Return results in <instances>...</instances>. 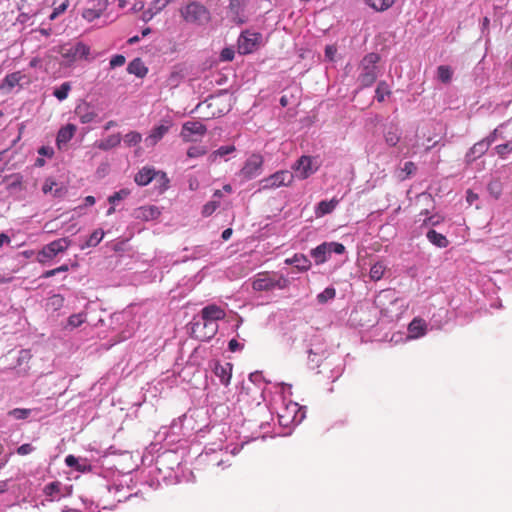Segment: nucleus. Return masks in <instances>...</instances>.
<instances>
[{
  "mask_svg": "<svg viewBox=\"0 0 512 512\" xmlns=\"http://www.w3.org/2000/svg\"><path fill=\"white\" fill-rule=\"evenodd\" d=\"M182 19L190 25L204 27L211 21V12L201 2L192 0L179 10Z\"/></svg>",
  "mask_w": 512,
  "mask_h": 512,
  "instance_id": "1",
  "label": "nucleus"
},
{
  "mask_svg": "<svg viewBox=\"0 0 512 512\" xmlns=\"http://www.w3.org/2000/svg\"><path fill=\"white\" fill-rule=\"evenodd\" d=\"M380 57L376 53H369L361 61L358 82L361 88L370 87L378 77V68L376 64Z\"/></svg>",
  "mask_w": 512,
  "mask_h": 512,
  "instance_id": "2",
  "label": "nucleus"
},
{
  "mask_svg": "<svg viewBox=\"0 0 512 512\" xmlns=\"http://www.w3.org/2000/svg\"><path fill=\"white\" fill-rule=\"evenodd\" d=\"M289 280L278 273H258L252 283L255 291H270L273 289H284L288 286Z\"/></svg>",
  "mask_w": 512,
  "mask_h": 512,
  "instance_id": "3",
  "label": "nucleus"
},
{
  "mask_svg": "<svg viewBox=\"0 0 512 512\" xmlns=\"http://www.w3.org/2000/svg\"><path fill=\"white\" fill-rule=\"evenodd\" d=\"M303 417L304 413L301 411L300 406L293 401L283 402V407L278 412V421L283 427L299 424Z\"/></svg>",
  "mask_w": 512,
  "mask_h": 512,
  "instance_id": "4",
  "label": "nucleus"
},
{
  "mask_svg": "<svg viewBox=\"0 0 512 512\" xmlns=\"http://www.w3.org/2000/svg\"><path fill=\"white\" fill-rule=\"evenodd\" d=\"M294 174L288 170H280L263 178L260 181L261 189H275L281 186H290L293 183Z\"/></svg>",
  "mask_w": 512,
  "mask_h": 512,
  "instance_id": "5",
  "label": "nucleus"
},
{
  "mask_svg": "<svg viewBox=\"0 0 512 512\" xmlns=\"http://www.w3.org/2000/svg\"><path fill=\"white\" fill-rule=\"evenodd\" d=\"M319 163L316 158L311 156H301L293 165L295 176L301 180L307 179L319 169Z\"/></svg>",
  "mask_w": 512,
  "mask_h": 512,
  "instance_id": "6",
  "label": "nucleus"
},
{
  "mask_svg": "<svg viewBox=\"0 0 512 512\" xmlns=\"http://www.w3.org/2000/svg\"><path fill=\"white\" fill-rule=\"evenodd\" d=\"M218 330L216 322H209L206 320L196 321L191 326V334L194 338L200 341H208L212 339Z\"/></svg>",
  "mask_w": 512,
  "mask_h": 512,
  "instance_id": "7",
  "label": "nucleus"
},
{
  "mask_svg": "<svg viewBox=\"0 0 512 512\" xmlns=\"http://www.w3.org/2000/svg\"><path fill=\"white\" fill-rule=\"evenodd\" d=\"M263 163L264 159L260 154H252L245 161L244 166L240 171V175L246 180L258 177L263 172Z\"/></svg>",
  "mask_w": 512,
  "mask_h": 512,
  "instance_id": "8",
  "label": "nucleus"
},
{
  "mask_svg": "<svg viewBox=\"0 0 512 512\" xmlns=\"http://www.w3.org/2000/svg\"><path fill=\"white\" fill-rule=\"evenodd\" d=\"M62 56L69 61L78 59H88L90 48L83 42H77L74 45H65L61 50Z\"/></svg>",
  "mask_w": 512,
  "mask_h": 512,
  "instance_id": "9",
  "label": "nucleus"
},
{
  "mask_svg": "<svg viewBox=\"0 0 512 512\" xmlns=\"http://www.w3.org/2000/svg\"><path fill=\"white\" fill-rule=\"evenodd\" d=\"M160 177L161 183L167 187V183L169 182L166 174L164 172H158L154 168L151 167H143L139 172L136 173L134 177V181L139 186L148 185L154 178Z\"/></svg>",
  "mask_w": 512,
  "mask_h": 512,
  "instance_id": "10",
  "label": "nucleus"
},
{
  "mask_svg": "<svg viewBox=\"0 0 512 512\" xmlns=\"http://www.w3.org/2000/svg\"><path fill=\"white\" fill-rule=\"evenodd\" d=\"M261 34L249 31L243 32L238 39V51L240 54H249L253 52L259 41Z\"/></svg>",
  "mask_w": 512,
  "mask_h": 512,
  "instance_id": "11",
  "label": "nucleus"
},
{
  "mask_svg": "<svg viewBox=\"0 0 512 512\" xmlns=\"http://www.w3.org/2000/svg\"><path fill=\"white\" fill-rule=\"evenodd\" d=\"M207 128L199 121H187L182 125L180 137L184 142L194 141L193 135L204 136Z\"/></svg>",
  "mask_w": 512,
  "mask_h": 512,
  "instance_id": "12",
  "label": "nucleus"
},
{
  "mask_svg": "<svg viewBox=\"0 0 512 512\" xmlns=\"http://www.w3.org/2000/svg\"><path fill=\"white\" fill-rule=\"evenodd\" d=\"M346 252L345 246L338 242H323L316 248L312 249L311 256H327L332 253L344 254Z\"/></svg>",
  "mask_w": 512,
  "mask_h": 512,
  "instance_id": "13",
  "label": "nucleus"
},
{
  "mask_svg": "<svg viewBox=\"0 0 512 512\" xmlns=\"http://www.w3.org/2000/svg\"><path fill=\"white\" fill-rule=\"evenodd\" d=\"M170 127L171 123L169 121H165L154 127L145 139L146 145L148 147L155 146L165 136V134L168 133Z\"/></svg>",
  "mask_w": 512,
  "mask_h": 512,
  "instance_id": "14",
  "label": "nucleus"
},
{
  "mask_svg": "<svg viewBox=\"0 0 512 512\" xmlns=\"http://www.w3.org/2000/svg\"><path fill=\"white\" fill-rule=\"evenodd\" d=\"M396 301V298L394 296V293L391 292V291H382L377 299H376V304L378 306V308L380 309V312L384 315V316H387V317H392L393 316V310L387 306V303H393Z\"/></svg>",
  "mask_w": 512,
  "mask_h": 512,
  "instance_id": "15",
  "label": "nucleus"
},
{
  "mask_svg": "<svg viewBox=\"0 0 512 512\" xmlns=\"http://www.w3.org/2000/svg\"><path fill=\"white\" fill-rule=\"evenodd\" d=\"M225 316H226L225 311L221 307H219L215 304L208 305L201 310L202 320H206L209 322L217 323L218 320L224 319Z\"/></svg>",
  "mask_w": 512,
  "mask_h": 512,
  "instance_id": "16",
  "label": "nucleus"
},
{
  "mask_svg": "<svg viewBox=\"0 0 512 512\" xmlns=\"http://www.w3.org/2000/svg\"><path fill=\"white\" fill-rule=\"evenodd\" d=\"M24 78L25 76L20 71L7 74L0 84V90L5 94L10 93L14 87L20 85Z\"/></svg>",
  "mask_w": 512,
  "mask_h": 512,
  "instance_id": "17",
  "label": "nucleus"
},
{
  "mask_svg": "<svg viewBox=\"0 0 512 512\" xmlns=\"http://www.w3.org/2000/svg\"><path fill=\"white\" fill-rule=\"evenodd\" d=\"M233 365L229 362L221 364L217 362L214 366V373L220 379L221 384L228 386L232 376Z\"/></svg>",
  "mask_w": 512,
  "mask_h": 512,
  "instance_id": "18",
  "label": "nucleus"
},
{
  "mask_svg": "<svg viewBox=\"0 0 512 512\" xmlns=\"http://www.w3.org/2000/svg\"><path fill=\"white\" fill-rule=\"evenodd\" d=\"M61 486L62 484L59 481L48 483L43 489L46 500L50 502L59 500L63 496L61 493Z\"/></svg>",
  "mask_w": 512,
  "mask_h": 512,
  "instance_id": "19",
  "label": "nucleus"
},
{
  "mask_svg": "<svg viewBox=\"0 0 512 512\" xmlns=\"http://www.w3.org/2000/svg\"><path fill=\"white\" fill-rule=\"evenodd\" d=\"M489 146V141H486L485 139H482L481 141L475 143L466 154L467 161H474L478 157L485 154Z\"/></svg>",
  "mask_w": 512,
  "mask_h": 512,
  "instance_id": "20",
  "label": "nucleus"
},
{
  "mask_svg": "<svg viewBox=\"0 0 512 512\" xmlns=\"http://www.w3.org/2000/svg\"><path fill=\"white\" fill-rule=\"evenodd\" d=\"M75 131L76 127L73 124H67L66 126L62 127L58 131L56 138L58 147L61 148L63 145L67 144L74 136Z\"/></svg>",
  "mask_w": 512,
  "mask_h": 512,
  "instance_id": "21",
  "label": "nucleus"
},
{
  "mask_svg": "<svg viewBox=\"0 0 512 512\" xmlns=\"http://www.w3.org/2000/svg\"><path fill=\"white\" fill-rule=\"evenodd\" d=\"M384 138L385 142L389 146H396L401 138V132L398 126L395 124H390L384 132Z\"/></svg>",
  "mask_w": 512,
  "mask_h": 512,
  "instance_id": "22",
  "label": "nucleus"
},
{
  "mask_svg": "<svg viewBox=\"0 0 512 512\" xmlns=\"http://www.w3.org/2000/svg\"><path fill=\"white\" fill-rule=\"evenodd\" d=\"M160 215V210L156 206H144L137 210V218L145 221L154 220Z\"/></svg>",
  "mask_w": 512,
  "mask_h": 512,
  "instance_id": "23",
  "label": "nucleus"
},
{
  "mask_svg": "<svg viewBox=\"0 0 512 512\" xmlns=\"http://www.w3.org/2000/svg\"><path fill=\"white\" fill-rule=\"evenodd\" d=\"M285 263L292 266L293 270L296 272L307 271L311 266V262L308 258H286ZM293 272L294 271H292V273Z\"/></svg>",
  "mask_w": 512,
  "mask_h": 512,
  "instance_id": "24",
  "label": "nucleus"
},
{
  "mask_svg": "<svg viewBox=\"0 0 512 512\" xmlns=\"http://www.w3.org/2000/svg\"><path fill=\"white\" fill-rule=\"evenodd\" d=\"M127 71L130 74L136 75L137 77H144L148 69L140 58L133 59L127 67Z\"/></svg>",
  "mask_w": 512,
  "mask_h": 512,
  "instance_id": "25",
  "label": "nucleus"
},
{
  "mask_svg": "<svg viewBox=\"0 0 512 512\" xmlns=\"http://www.w3.org/2000/svg\"><path fill=\"white\" fill-rule=\"evenodd\" d=\"M337 204L338 200L336 199H331L329 201L323 200L319 202L315 210L316 216L322 217L326 214L331 213L336 208Z\"/></svg>",
  "mask_w": 512,
  "mask_h": 512,
  "instance_id": "26",
  "label": "nucleus"
},
{
  "mask_svg": "<svg viewBox=\"0 0 512 512\" xmlns=\"http://www.w3.org/2000/svg\"><path fill=\"white\" fill-rule=\"evenodd\" d=\"M426 322L421 318H414L409 326L408 330L414 337H421L426 333Z\"/></svg>",
  "mask_w": 512,
  "mask_h": 512,
  "instance_id": "27",
  "label": "nucleus"
},
{
  "mask_svg": "<svg viewBox=\"0 0 512 512\" xmlns=\"http://www.w3.org/2000/svg\"><path fill=\"white\" fill-rule=\"evenodd\" d=\"M121 142V135L119 133L108 136L106 139L97 143V147L103 151L110 150L118 146Z\"/></svg>",
  "mask_w": 512,
  "mask_h": 512,
  "instance_id": "28",
  "label": "nucleus"
},
{
  "mask_svg": "<svg viewBox=\"0 0 512 512\" xmlns=\"http://www.w3.org/2000/svg\"><path fill=\"white\" fill-rule=\"evenodd\" d=\"M426 237L429 240V242H431L433 245L437 247L444 248L448 245V240L446 239V237L433 229H430L427 232Z\"/></svg>",
  "mask_w": 512,
  "mask_h": 512,
  "instance_id": "29",
  "label": "nucleus"
},
{
  "mask_svg": "<svg viewBox=\"0 0 512 512\" xmlns=\"http://www.w3.org/2000/svg\"><path fill=\"white\" fill-rule=\"evenodd\" d=\"M235 150H236V148L234 145L221 146L220 148L213 151L209 155V160L211 162H215V161H217L218 158L225 157L226 155L233 153Z\"/></svg>",
  "mask_w": 512,
  "mask_h": 512,
  "instance_id": "30",
  "label": "nucleus"
},
{
  "mask_svg": "<svg viewBox=\"0 0 512 512\" xmlns=\"http://www.w3.org/2000/svg\"><path fill=\"white\" fill-rule=\"evenodd\" d=\"M57 183L51 179H47L42 186V191L44 194H52L54 197H61L63 195V188H56Z\"/></svg>",
  "mask_w": 512,
  "mask_h": 512,
  "instance_id": "31",
  "label": "nucleus"
},
{
  "mask_svg": "<svg viewBox=\"0 0 512 512\" xmlns=\"http://www.w3.org/2000/svg\"><path fill=\"white\" fill-rule=\"evenodd\" d=\"M386 271V265L383 261H377L370 268V278L374 281L380 280Z\"/></svg>",
  "mask_w": 512,
  "mask_h": 512,
  "instance_id": "32",
  "label": "nucleus"
},
{
  "mask_svg": "<svg viewBox=\"0 0 512 512\" xmlns=\"http://www.w3.org/2000/svg\"><path fill=\"white\" fill-rule=\"evenodd\" d=\"M64 305V297L60 294H54L48 298L46 307L48 310L57 311Z\"/></svg>",
  "mask_w": 512,
  "mask_h": 512,
  "instance_id": "33",
  "label": "nucleus"
},
{
  "mask_svg": "<svg viewBox=\"0 0 512 512\" xmlns=\"http://www.w3.org/2000/svg\"><path fill=\"white\" fill-rule=\"evenodd\" d=\"M395 0H366V3L376 11H385L394 4Z\"/></svg>",
  "mask_w": 512,
  "mask_h": 512,
  "instance_id": "34",
  "label": "nucleus"
},
{
  "mask_svg": "<svg viewBox=\"0 0 512 512\" xmlns=\"http://www.w3.org/2000/svg\"><path fill=\"white\" fill-rule=\"evenodd\" d=\"M123 141L127 147H133L142 141V135L137 131H131L124 136Z\"/></svg>",
  "mask_w": 512,
  "mask_h": 512,
  "instance_id": "35",
  "label": "nucleus"
},
{
  "mask_svg": "<svg viewBox=\"0 0 512 512\" xmlns=\"http://www.w3.org/2000/svg\"><path fill=\"white\" fill-rule=\"evenodd\" d=\"M390 93L389 85L385 81H381L377 85L375 98L378 102H383L385 97L390 95Z\"/></svg>",
  "mask_w": 512,
  "mask_h": 512,
  "instance_id": "36",
  "label": "nucleus"
},
{
  "mask_svg": "<svg viewBox=\"0 0 512 512\" xmlns=\"http://www.w3.org/2000/svg\"><path fill=\"white\" fill-rule=\"evenodd\" d=\"M71 90V85L69 82L62 83L58 88H56L53 92V95L59 100L63 101L68 97L69 91Z\"/></svg>",
  "mask_w": 512,
  "mask_h": 512,
  "instance_id": "37",
  "label": "nucleus"
},
{
  "mask_svg": "<svg viewBox=\"0 0 512 512\" xmlns=\"http://www.w3.org/2000/svg\"><path fill=\"white\" fill-rule=\"evenodd\" d=\"M488 192L494 199H499L502 194V183L499 180H492L488 184Z\"/></svg>",
  "mask_w": 512,
  "mask_h": 512,
  "instance_id": "38",
  "label": "nucleus"
},
{
  "mask_svg": "<svg viewBox=\"0 0 512 512\" xmlns=\"http://www.w3.org/2000/svg\"><path fill=\"white\" fill-rule=\"evenodd\" d=\"M336 296V290L333 287H327L323 292L317 295V301L320 304H325L328 301L334 299Z\"/></svg>",
  "mask_w": 512,
  "mask_h": 512,
  "instance_id": "39",
  "label": "nucleus"
},
{
  "mask_svg": "<svg viewBox=\"0 0 512 512\" xmlns=\"http://www.w3.org/2000/svg\"><path fill=\"white\" fill-rule=\"evenodd\" d=\"M437 73H438L439 80L443 83L450 82V80L452 78V74H453L451 68L446 65L439 66L437 69Z\"/></svg>",
  "mask_w": 512,
  "mask_h": 512,
  "instance_id": "40",
  "label": "nucleus"
},
{
  "mask_svg": "<svg viewBox=\"0 0 512 512\" xmlns=\"http://www.w3.org/2000/svg\"><path fill=\"white\" fill-rule=\"evenodd\" d=\"M102 11V8H97L96 6H94L93 8L85 9L82 13V16L84 19L91 22L99 18L102 14Z\"/></svg>",
  "mask_w": 512,
  "mask_h": 512,
  "instance_id": "41",
  "label": "nucleus"
},
{
  "mask_svg": "<svg viewBox=\"0 0 512 512\" xmlns=\"http://www.w3.org/2000/svg\"><path fill=\"white\" fill-rule=\"evenodd\" d=\"M86 320L84 313L73 314L68 318V325L72 328L79 327Z\"/></svg>",
  "mask_w": 512,
  "mask_h": 512,
  "instance_id": "42",
  "label": "nucleus"
},
{
  "mask_svg": "<svg viewBox=\"0 0 512 512\" xmlns=\"http://www.w3.org/2000/svg\"><path fill=\"white\" fill-rule=\"evenodd\" d=\"M207 153V148L205 146H191L187 150V156L189 158H198Z\"/></svg>",
  "mask_w": 512,
  "mask_h": 512,
  "instance_id": "43",
  "label": "nucleus"
},
{
  "mask_svg": "<svg viewBox=\"0 0 512 512\" xmlns=\"http://www.w3.org/2000/svg\"><path fill=\"white\" fill-rule=\"evenodd\" d=\"M495 149L501 158H505L509 153L512 152V139L504 144L497 145Z\"/></svg>",
  "mask_w": 512,
  "mask_h": 512,
  "instance_id": "44",
  "label": "nucleus"
},
{
  "mask_svg": "<svg viewBox=\"0 0 512 512\" xmlns=\"http://www.w3.org/2000/svg\"><path fill=\"white\" fill-rule=\"evenodd\" d=\"M30 414H31V410L24 409V408H15V409L9 411V415L17 420L26 419L27 417H29Z\"/></svg>",
  "mask_w": 512,
  "mask_h": 512,
  "instance_id": "45",
  "label": "nucleus"
},
{
  "mask_svg": "<svg viewBox=\"0 0 512 512\" xmlns=\"http://www.w3.org/2000/svg\"><path fill=\"white\" fill-rule=\"evenodd\" d=\"M129 195V191L127 189H121L115 192L113 195L109 196L108 201L112 205H116L119 201L123 200Z\"/></svg>",
  "mask_w": 512,
  "mask_h": 512,
  "instance_id": "46",
  "label": "nucleus"
},
{
  "mask_svg": "<svg viewBox=\"0 0 512 512\" xmlns=\"http://www.w3.org/2000/svg\"><path fill=\"white\" fill-rule=\"evenodd\" d=\"M218 200H212L206 203L202 209V215L208 217L213 214V212L219 207Z\"/></svg>",
  "mask_w": 512,
  "mask_h": 512,
  "instance_id": "47",
  "label": "nucleus"
},
{
  "mask_svg": "<svg viewBox=\"0 0 512 512\" xmlns=\"http://www.w3.org/2000/svg\"><path fill=\"white\" fill-rule=\"evenodd\" d=\"M104 232L102 230H96L94 231L89 239L87 240L88 246H96L100 243V241L103 239Z\"/></svg>",
  "mask_w": 512,
  "mask_h": 512,
  "instance_id": "48",
  "label": "nucleus"
},
{
  "mask_svg": "<svg viewBox=\"0 0 512 512\" xmlns=\"http://www.w3.org/2000/svg\"><path fill=\"white\" fill-rule=\"evenodd\" d=\"M172 0H154L151 3L150 9H152L156 14L161 12Z\"/></svg>",
  "mask_w": 512,
  "mask_h": 512,
  "instance_id": "49",
  "label": "nucleus"
},
{
  "mask_svg": "<svg viewBox=\"0 0 512 512\" xmlns=\"http://www.w3.org/2000/svg\"><path fill=\"white\" fill-rule=\"evenodd\" d=\"M235 52L233 48L227 47L224 48L220 53V60L221 61H232L234 59Z\"/></svg>",
  "mask_w": 512,
  "mask_h": 512,
  "instance_id": "50",
  "label": "nucleus"
},
{
  "mask_svg": "<svg viewBox=\"0 0 512 512\" xmlns=\"http://www.w3.org/2000/svg\"><path fill=\"white\" fill-rule=\"evenodd\" d=\"M77 114L80 118L81 123H84V124L92 122L96 116V114L94 112L88 111V112L82 113L81 110H78Z\"/></svg>",
  "mask_w": 512,
  "mask_h": 512,
  "instance_id": "51",
  "label": "nucleus"
},
{
  "mask_svg": "<svg viewBox=\"0 0 512 512\" xmlns=\"http://www.w3.org/2000/svg\"><path fill=\"white\" fill-rule=\"evenodd\" d=\"M125 57L123 55L117 54L114 55L110 60V66L111 68L120 67L125 64Z\"/></svg>",
  "mask_w": 512,
  "mask_h": 512,
  "instance_id": "52",
  "label": "nucleus"
},
{
  "mask_svg": "<svg viewBox=\"0 0 512 512\" xmlns=\"http://www.w3.org/2000/svg\"><path fill=\"white\" fill-rule=\"evenodd\" d=\"M34 450L35 448L31 444L25 443L18 447L17 453L21 456H25L32 453Z\"/></svg>",
  "mask_w": 512,
  "mask_h": 512,
  "instance_id": "53",
  "label": "nucleus"
},
{
  "mask_svg": "<svg viewBox=\"0 0 512 512\" xmlns=\"http://www.w3.org/2000/svg\"><path fill=\"white\" fill-rule=\"evenodd\" d=\"M69 6V1L68 0H60L59 3L57 2H54V8L59 14H62L66 11V9L68 8Z\"/></svg>",
  "mask_w": 512,
  "mask_h": 512,
  "instance_id": "54",
  "label": "nucleus"
},
{
  "mask_svg": "<svg viewBox=\"0 0 512 512\" xmlns=\"http://www.w3.org/2000/svg\"><path fill=\"white\" fill-rule=\"evenodd\" d=\"M337 53V48L334 45H327L325 48V57L330 61L334 60V57Z\"/></svg>",
  "mask_w": 512,
  "mask_h": 512,
  "instance_id": "55",
  "label": "nucleus"
},
{
  "mask_svg": "<svg viewBox=\"0 0 512 512\" xmlns=\"http://www.w3.org/2000/svg\"><path fill=\"white\" fill-rule=\"evenodd\" d=\"M62 248L63 247H62L60 241H58V242L55 241L48 245L49 252L53 253V254H57L58 252H61Z\"/></svg>",
  "mask_w": 512,
  "mask_h": 512,
  "instance_id": "56",
  "label": "nucleus"
},
{
  "mask_svg": "<svg viewBox=\"0 0 512 512\" xmlns=\"http://www.w3.org/2000/svg\"><path fill=\"white\" fill-rule=\"evenodd\" d=\"M39 155L51 157L54 153L53 148L49 146H42L38 150Z\"/></svg>",
  "mask_w": 512,
  "mask_h": 512,
  "instance_id": "57",
  "label": "nucleus"
},
{
  "mask_svg": "<svg viewBox=\"0 0 512 512\" xmlns=\"http://www.w3.org/2000/svg\"><path fill=\"white\" fill-rule=\"evenodd\" d=\"M66 270H67V266L62 265L59 268L52 269V270H49V271L45 272L43 276L44 277H51V276L55 275L56 273H58L60 271H66Z\"/></svg>",
  "mask_w": 512,
  "mask_h": 512,
  "instance_id": "58",
  "label": "nucleus"
},
{
  "mask_svg": "<svg viewBox=\"0 0 512 512\" xmlns=\"http://www.w3.org/2000/svg\"><path fill=\"white\" fill-rule=\"evenodd\" d=\"M439 222H440L439 216H431L427 219H424V224H426V225L435 226V225L439 224Z\"/></svg>",
  "mask_w": 512,
  "mask_h": 512,
  "instance_id": "59",
  "label": "nucleus"
},
{
  "mask_svg": "<svg viewBox=\"0 0 512 512\" xmlns=\"http://www.w3.org/2000/svg\"><path fill=\"white\" fill-rule=\"evenodd\" d=\"M416 170V166L413 162H406L404 164L403 171H405L408 175L412 174Z\"/></svg>",
  "mask_w": 512,
  "mask_h": 512,
  "instance_id": "60",
  "label": "nucleus"
},
{
  "mask_svg": "<svg viewBox=\"0 0 512 512\" xmlns=\"http://www.w3.org/2000/svg\"><path fill=\"white\" fill-rule=\"evenodd\" d=\"M155 15H156V13H155L152 9L148 8L146 11H144V12H143V20H144L145 22H148V21H150V20H151Z\"/></svg>",
  "mask_w": 512,
  "mask_h": 512,
  "instance_id": "61",
  "label": "nucleus"
},
{
  "mask_svg": "<svg viewBox=\"0 0 512 512\" xmlns=\"http://www.w3.org/2000/svg\"><path fill=\"white\" fill-rule=\"evenodd\" d=\"M65 463L67 466L69 467H74L77 463H78V460L75 456L73 455H68L66 458H65Z\"/></svg>",
  "mask_w": 512,
  "mask_h": 512,
  "instance_id": "62",
  "label": "nucleus"
},
{
  "mask_svg": "<svg viewBox=\"0 0 512 512\" xmlns=\"http://www.w3.org/2000/svg\"><path fill=\"white\" fill-rule=\"evenodd\" d=\"M240 347L239 342L236 339H231L228 343V348L231 352H235Z\"/></svg>",
  "mask_w": 512,
  "mask_h": 512,
  "instance_id": "63",
  "label": "nucleus"
},
{
  "mask_svg": "<svg viewBox=\"0 0 512 512\" xmlns=\"http://www.w3.org/2000/svg\"><path fill=\"white\" fill-rule=\"evenodd\" d=\"M498 132H499V129L496 128L492 133H490L489 136H487L486 138H484L486 141H489V144L491 145L497 138L498 136Z\"/></svg>",
  "mask_w": 512,
  "mask_h": 512,
  "instance_id": "64",
  "label": "nucleus"
}]
</instances>
